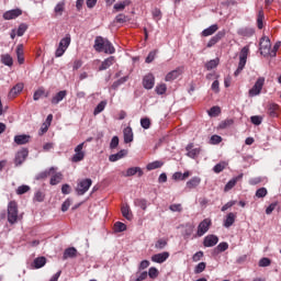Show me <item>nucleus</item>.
Returning <instances> with one entry per match:
<instances>
[{
	"label": "nucleus",
	"instance_id": "55",
	"mask_svg": "<svg viewBox=\"0 0 281 281\" xmlns=\"http://www.w3.org/2000/svg\"><path fill=\"white\" fill-rule=\"evenodd\" d=\"M205 267H207V263L203 261L198 263L194 268V273H203L205 271Z\"/></svg>",
	"mask_w": 281,
	"mask_h": 281
},
{
	"label": "nucleus",
	"instance_id": "61",
	"mask_svg": "<svg viewBox=\"0 0 281 281\" xmlns=\"http://www.w3.org/2000/svg\"><path fill=\"white\" fill-rule=\"evenodd\" d=\"M126 21H128V16H126L125 14L120 13L115 16L116 23L122 24V23H126Z\"/></svg>",
	"mask_w": 281,
	"mask_h": 281
},
{
	"label": "nucleus",
	"instance_id": "40",
	"mask_svg": "<svg viewBox=\"0 0 281 281\" xmlns=\"http://www.w3.org/2000/svg\"><path fill=\"white\" fill-rule=\"evenodd\" d=\"M63 181V173L57 172L50 178V186H58V183Z\"/></svg>",
	"mask_w": 281,
	"mask_h": 281
},
{
	"label": "nucleus",
	"instance_id": "11",
	"mask_svg": "<svg viewBox=\"0 0 281 281\" xmlns=\"http://www.w3.org/2000/svg\"><path fill=\"white\" fill-rule=\"evenodd\" d=\"M215 245H218V236L207 235L204 237V239H203L204 247H215Z\"/></svg>",
	"mask_w": 281,
	"mask_h": 281
},
{
	"label": "nucleus",
	"instance_id": "46",
	"mask_svg": "<svg viewBox=\"0 0 281 281\" xmlns=\"http://www.w3.org/2000/svg\"><path fill=\"white\" fill-rule=\"evenodd\" d=\"M232 124H234V120L232 119H226L224 121H222L220 124H218V128H221L222 131L225 130V128H229V126H232Z\"/></svg>",
	"mask_w": 281,
	"mask_h": 281
},
{
	"label": "nucleus",
	"instance_id": "4",
	"mask_svg": "<svg viewBox=\"0 0 281 281\" xmlns=\"http://www.w3.org/2000/svg\"><path fill=\"white\" fill-rule=\"evenodd\" d=\"M262 87H265V77H259L252 88L249 90V97L256 98V95H260L262 92Z\"/></svg>",
	"mask_w": 281,
	"mask_h": 281
},
{
	"label": "nucleus",
	"instance_id": "26",
	"mask_svg": "<svg viewBox=\"0 0 281 281\" xmlns=\"http://www.w3.org/2000/svg\"><path fill=\"white\" fill-rule=\"evenodd\" d=\"M54 172V167H50L48 170L42 171L35 176L36 181H43Z\"/></svg>",
	"mask_w": 281,
	"mask_h": 281
},
{
	"label": "nucleus",
	"instance_id": "39",
	"mask_svg": "<svg viewBox=\"0 0 281 281\" xmlns=\"http://www.w3.org/2000/svg\"><path fill=\"white\" fill-rule=\"evenodd\" d=\"M161 166H164V162H162V161L155 160V161H153V162H149V164L146 166V169H147V170H157V168H161Z\"/></svg>",
	"mask_w": 281,
	"mask_h": 281
},
{
	"label": "nucleus",
	"instance_id": "62",
	"mask_svg": "<svg viewBox=\"0 0 281 281\" xmlns=\"http://www.w3.org/2000/svg\"><path fill=\"white\" fill-rule=\"evenodd\" d=\"M167 89L168 88L166 87V83L159 85L156 87V93L158 95H164V93H166Z\"/></svg>",
	"mask_w": 281,
	"mask_h": 281
},
{
	"label": "nucleus",
	"instance_id": "38",
	"mask_svg": "<svg viewBox=\"0 0 281 281\" xmlns=\"http://www.w3.org/2000/svg\"><path fill=\"white\" fill-rule=\"evenodd\" d=\"M263 21H265V12L260 10L257 16V27L259 30H262V27H265V24L262 23Z\"/></svg>",
	"mask_w": 281,
	"mask_h": 281
},
{
	"label": "nucleus",
	"instance_id": "27",
	"mask_svg": "<svg viewBox=\"0 0 281 281\" xmlns=\"http://www.w3.org/2000/svg\"><path fill=\"white\" fill-rule=\"evenodd\" d=\"M23 91V83H16L9 92V98H16Z\"/></svg>",
	"mask_w": 281,
	"mask_h": 281
},
{
	"label": "nucleus",
	"instance_id": "64",
	"mask_svg": "<svg viewBox=\"0 0 281 281\" xmlns=\"http://www.w3.org/2000/svg\"><path fill=\"white\" fill-rule=\"evenodd\" d=\"M271 265V259L263 257L259 260V267H269Z\"/></svg>",
	"mask_w": 281,
	"mask_h": 281
},
{
	"label": "nucleus",
	"instance_id": "21",
	"mask_svg": "<svg viewBox=\"0 0 281 281\" xmlns=\"http://www.w3.org/2000/svg\"><path fill=\"white\" fill-rule=\"evenodd\" d=\"M135 175L144 177V170L140 167H131L126 170L125 177H135Z\"/></svg>",
	"mask_w": 281,
	"mask_h": 281
},
{
	"label": "nucleus",
	"instance_id": "14",
	"mask_svg": "<svg viewBox=\"0 0 281 281\" xmlns=\"http://www.w3.org/2000/svg\"><path fill=\"white\" fill-rule=\"evenodd\" d=\"M181 74H183V70L181 68H176L166 75L165 80L166 82H172V80H177Z\"/></svg>",
	"mask_w": 281,
	"mask_h": 281
},
{
	"label": "nucleus",
	"instance_id": "10",
	"mask_svg": "<svg viewBox=\"0 0 281 281\" xmlns=\"http://www.w3.org/2000/svg\"><path fill=\"white\" fill-rule=\"evenodd\" d=\"M27 155H30V151L26 148L18 151L14 159L15 166H21L27 159Z\"/></svg>",
	"mask_w": 281,
	"mask_h": 281
},
{
	"label": "nucleus",
	"instance_id": "48",
	"mask_svg": "<svg viewBox=\"0 0 281 281\" xmlns=\"http://www.w3.org/2000/svg\"><path fill=\"white\" fill-rule=\"evenodd\" d=\"M127 81H128V77L127 76L122 77L119 80L113 82L112 89H114V90L119 89V87H121V85H124V82H127Z\"/></svg>",
	"mask_w": 281,
	"mask_h": 281
},
{
	"label": "nucleus",
	"instance_id": "9",
	"mask_svg": "<svg viewBox=\"0 0 281 281\" xmlns=\"http://www.w3.org/2000/svg\"><path fill=\"white\" fill-rule=\"evenodd\" d=\"M170 258V252L164 251L151 256V262H157L158 265H162Z\"/></svg>",
	"mask_w": 281,
	"mask_h": 281
},
{
	"label": "nucleus",
	"instance_id": "60",
	"mask_svg": "<svg viewBox=\"0 0 281 281\" xmlns=\"http://www.w3.org/2000/svg\"><path fill=\"white\" fill-rule=\"evenodd\" d=\"M251 124H255V126H260L262 124V117L258 115H254L250 117Z\"/></svg>",
	"mask_w": 281,
	"mask_h": 281
},
{
	"label": "nucleus",
	"instance_id": "3",
	"mask_svg": "<svg viewBox=\"0 0 281 281\" xmlns=\"http://www.w3.org/2000/svg\"><path fill=\"white\" fill-rule=\"evenodd\" d=\"M92 184H93V180H91V178H86L80 180L77 183V188H76V192L78 196H82L87 194V192H89V188H91Z\"/></svg>",
	"mask_w": 281,
	"mask_h": 281
},
{
	"label": "nucleus",
	"instance_id": "59",
	"mask_svg": "<svg viewBox=\"0 0 281 281\" xmlns=\"http://www.w3.org/2000/svg\"><path fill=\"white\" fill-rule=\"evenodd\" d=\"M30 192V186L27 184H22L16 189V194H25Z\"/></svg>",
	"mask_w": 281,
	"mask_h": 281
},
{
	"label": "nucleus",
	"instance_id": "42",
	"mask_svg": "<svg viewBox=\"0 0 281 281\" xmlns=\"http://www.w3.org/2000/svg\"><path fill=\"white\" fill-rule=\"evenodd\" d=\"M126 5H131V1L124 0L123 2L115 3L114 10H116V12H122Z\"/></svg>",
	"mask_w": 281,
	"mask_h": 281
},
{
	"label": "nucleus",
	"instance_id": "8",
	"mask_svg": "<svg viewBox=\"0 0 281 281\" xmlns=\"http://www.w3.org/2000/svg\"><path fill=\"white\" fill-rule=\"evenodd\" d=\"M23 14L21 9H12L3 13L4 21H12V19H19Z\"/></svg>",
	"mask_w": 281,
	"mask_h": 281
},
{
	"label": "nucleus",
	"instance_id": "37",
	"mask_svg": "<svg viewBox=\"0 0 281 281\" xmlns=\"http://www.w3.org/2000/svg\"><path fill=\"white\" fill-rule=\"evenodd\" d=\"M121 212L127 221H133V213L131 212V207L128 205H125L121 209Z\"/></svg>",
	"mask_w": 281,
	"mask_h": 281
},
{
	"label": "nucleus",
	"instance_id": "17",
	"mask_svg": "<svg viewBox=\"0 0 281 281\" xmlns=\"http://www.w3.org/2000/svg\"><path fill=\"white\" fill-rule=\"evenodd\" d=\"M65 98H67V90H61L52 98L50 102L52 104H55V105L60 104V102H63Z\"/></svg>",
	"mask_w": 281,
	"mask_h": 281
},
{
	"label": "nucleus",
	"instance_id": "18",
	"mask_svg": "<svg viewBox=\"0 0 281 281\" xmlns=\"http://www.w3.org/2000/svg\"><path fill=\"white\" fill-rule=\"evenodd\" d=\"M123 137H124L125 144H131V142H133L134 136H133V127L132 126H127L123 130Z\"/></svg>",
	"mask_w": 281,
	"mask_h": 281
},
{
	"label": "nucleus",
	"instance_id": "58",
	"mask_svg": "<svg viewBox=\"0 0 281 281\" xmlns=\"http://www.w3.org/2000/svg\"><path fill=\"white\" fill-rule=\"evenodd\" d=\"M187 155L191 158V159H196L198 155H201V148H193L191 149L189 153H187Z\"/></svg>",
	"mask_w": 281,
	"mask_h": 281
},
{
	"label": "nucleus",
	"instance_id": "43",
	"mask_svg": "<svg viewBox=\"0 0 281 281\" xmlns=\"http://www.w3.org/2000/svg\"><path fill=\"white\" fill-rule=\"evenodd\" d=\"M216 67H218V58L211 59L205 64V68L207 69V71H212V69H216Z\"/></svg>",
	"mask_w": 281,
	"mask_h": 281
},
{
	"label": "nucleus",
	"instance_id": "12",
	"mask_svg": "<svg viewBox=\"0 0 281 281\" xmlns=\"http://www.w3.org/2000/svg\"><path fill=\"white\" fill-rule=\"evenodd\" d=\"M143 87L147 90H150L153 87H155V76L153 74H148L143 78Z\"/></svg>",
	"mask_w": 281,
	"mask_h": 281
},
{
	"label": "nucleus",
	"instance_id": "36",
	"mask_svg": "<svg viewBox=\"0 0 281 281\" xmlns=\"http://www.w3.org/2000/svg\"><path fill=\"white\" fill-rule=\"evenodd\" d=\"M16 56H18V63L20 65H23L25 63V57H23V44H19L16 47Z\"/></svg>",
	"mask_w": 281,
	"mask_h": 281
},
{
	"label": "nucleus",
	"instance_id": "5",
	"mask_svg": "<svg viewBox=\"0 0 281 281\" xmlns=\"http://www.w3.org/2000/svg\"><path fill=\"white\" fill-rule=\"evenodd\" d=\"M212 226V220L205 218L198 225L196 236L201 238V236H205L207 232H210V227Z\"/></svg>",
	"mask_w": 281,
	"mask_h": 281
},
{
	"label": "nucleus",
	"instance_id": "45",
	"mask_svg": "<svg viewBox=\"0 0 281 281\" xmlns=\"http://www.w3.org/2000/svg\"><path fill=\"white\" fill-rule=\"evenodd\" d=\"M168 247V239L160 238L155 244V249H166Z\"/></svg>",
	"mask_w": 281,
	"mask_h": 281
},
{
	"label": "nucleus",
	"instance_id": "35",
	"mask_svg": "<svg viewBox=\"0 0 281 281\" xmlns=\"http://www.w3.org/2000/svg\"><path fill=\"white\" fill-rule=\"evenodd\" d=\"M1 63L7 67H12V65H14V60L12 59V56H10V54L1 55Z\"/></svg>",
	"mask_w": 281,
	"mask_h": 281
},
{
	"label": "nucleus",
	"instance_id": "53",
	"mask_svg": "<svg viewBox=\"0 0 281 281\" xmlns=\"http://www.w3.org/2000/svg\"><path fill=\"white\" fill-rule=\"evenodd\" d=\"M25 32H27V24L21 23L18 27L16 36H23V34H25Z\"/></svg>",
	"mask_w": 281,
	"mask_h": 281
},
{
	"label": "nucleus",
	"instance_id": "54",
	"mask_svg": "<svg viewBox=\"0 0 281 281\" xmlns=\"http://www.w3.org/2000/svg\"><path fill=\"white\" fill-rule=\"evenodd\" d=\"M227 166V164H225V162H220V164H217V165H215L214 167H213V172H215L216 175H218V173H221V172H223V170H224V168Z\"/></svg>",
	"mask_w": 281,
	"mask_h": 281
},
{
	"label": "nucleus",
	"instance_id": "2",
	"mask_svg": "<svg viewBox=\"0 0 281 281\" xmlns=\"http://www.w3.org/2000/svg\"><path fill=\"white\" fill-rule=\"evenodd\" d=\"M19 221V205L15 201H11L8 204V223L14 225Z\"/></svg>",
	"mask_w": 281,
	"mask_h": 281
},
{
	"label": "nucleus",
	"instance_id": "22",
	"mask_svg": "<svg viewBox=\"0 0 281 281\" xmlns=\"http://www.w3.org/2000/svg\"><path fill=\"white\" fill-rule=\"evenodd\" d=\"M115 63V56H110L106 59H104L99 67V71H105V69H109L113 64Z\"/></svg>",
	"mask_w": 281,
	"mask_h": 281
},
{
	"label": "nucleus",
	"instance_id": "16",
	"mask_svg": "<svg viewBox=\"0 0 281 281\" xmlns=\"http://www.w3.org/2000/svg\"><path fill=\"white\" fill-rule=\"evenodd\" d=\"M126 155H128V150L121 149L116 154L110 155L109 156V161H112V162L120 161V159H124V157H126Z\"/></svg>",
	"mask_w": 281,
	"mask_h": 281
},
{
	"label": "nucleus",
	"instance_id": "32",
	"mask_svg": "<svg viewBox=\"0 0 281 281\" xmlns=\"http://www.w3.org/2000/svg\"><path fill=\"white\" fill-rule=\"evenodd\" d=\"M34 268L35 269H43L44 265H47V258L45 257H37L33 261Z\"/></svg>",
	"mask_w": 281,
	"mask_h": 281
},
{
	"label": "nucleus",
	"instance_id": "13",
	"mask_svg": "<svg viewBox=\"0 0 281 281\" xmlns=\"http://www.w3.org/2000/svg\"><path fill=\"white\" fill-rule=\"evenodd\" d=\"M225 30L217 32L206 44V47H214L218 41L225 38Z\"/></svg>",
	"mask_w": 281,
	"mask_h": 281
},
{
	"label": "nucleus",
	"instance_id": "41",
	"mask_svg": "<svg viewBox=\"0 0 281 281\" xmlns=\"http://www.w3.org/2000/svg\"><path fill=\"white\" fill-rule=\"evenodd\" d=\"M104 109H106V101H101L93 111V115H100V113H102V111H104Z\"/></svg>",
	"mask_w": 281,
	"mask_h": 281
},
{
	"label": "nucleus",
	"instance_id": "23",
	"mask_svg": "<svg viewBox=\"0 0 281 281\" xmlns=\"http://www.w3.org/2000/svg\"><path fill=\"white\" fill-rule=\"evenodd\" d=\"M278 109H280L278 103H269L267 110L269 117H278Z\"/></svg>",
	"mask_w": 281,
	"mask_h": 281
},
{
	"label": "nucleus",
	"instance_id": "52",
	"mask_svg": "<svg viewBox=\"0 0 281 281\" xmlns=\"http://www.w3.org/2000/svg\"><path fill=\"white\" fill-rule=\"evenodd\" d=\"M210 117H217V115H221V108L220 106H212L209 111Z\"/></svg>",
	"mask_w": 281,
	"mask_h": 281
},
{
	"label": "nucleus",
	"instance_id": "31",
	"mask_svg": "<svg viewBox=\"0 0 281 281\" xmlns=\"http://www.w3.org/2000/svg\"><path fill=\"white\" fill-rule=\"evenodd\" d=\"M227 249H229V244L222 241L214 248L213 254H223V251H227Z\"/></svg>",
	"mask_w": 281,
	"mask_h": 281
},
{
	"label": "nucleus",
	"instance_id": "33",
	"mask_svg": "<svg viewBox=\"0 0 281 281\" xmlns=\"http://www.w3.org/2000/svg\"><path fill=\"white\" fill-rule=\"evenodd\" d=\"M188 177H190V171H186L184 173L177 171L172 175V179H175V181H186Z\"/></svg>",
	"mask_w": 281,
	"mask_h": 281
},
{
	"label": "nucleus",
	"instance_id": "1",
	"mask_svg": "<svg viewBox=\"0 0 281 281\" xmlns=\"http://www.w3.org/2000/svg\"><path fill=\"white\" fill-rule=\"evenodd\" d=\"M93 49L99 53L104 52V54H115V47L113 46V43L102 36L95 37Z\"/></svg>",
	"mask_w": 281,
	"mask_h": 281
},
{
	"label": "nucleus",
	"instance_id": "49",
	"mask_svg": "<svg viewBox=\"0 0 281 281\" xmlns=\"http://www.w3.org/2000/svg\"><path fill=\"white\" fill-rule=\"evenodd\" d=\"M147 276L151 280H155V279L159 278V270H157V268H155V267H151V268H149Z\"/></svg>",
	"mask_w": 281,
	"mask_h": 281
},
{
	"label": "nucleus",
	"instance_id": "44",
	"mask_svg": "<svg viewBox=\"0 0 281 281\" xmlns=\"http://www.w3.org/2000/svg\"><path fill=\"white\" fill-rule=\"evenodd\" d=\"M33 201H36L37 203H43V201H45V192L41 190L36 191Z\"/></svg>",
	"mask_w": 281,
	"mask_h": 281
},
{
	"label": "nucleus",
	"instance_id": "29",
	"mask_svg": "<svg viewBox=\"0 0 281 281\" xmlns=\"http://www.w3.org/2000/svg\"><path fill=\"white\" fill-rule=\"evenodd\" d=\"M201 186V179L199 177H193L187 182V188L193 190V188H199Z\"/></svg>",
	"mask_w": 281,
	"mask_h": 281
},
{
	"label": "nucleus",
	"instance_id": "51",
	"mask_svg": "<svg viewBox=\"0 0 281 281\" xmlns=\"http://www.w3.org/2000/svg\"><path fill=\"white\" fill-rule=\"evenodd\" d=\"M114 232H116V233L126 232V224H124L122 222H116L114 224Z\"/></svg>",
	"mask_w": 281,
	"mask_h": 281
},
{
	"label": "nucleus",
	"instance_id": "20",
	"mask_svg": "<svg viewBox=\"0 0 281 281\" xmlns=\"http://www.w3.org/2000/svg\"><path fill=\"white\" fill-rule=\"evenodd\" d=\"M78 256V249L76 247L66 248L63 255V260H67L69 258H76Z\"/></svg>",
	"mask_w": 281,
	"mask_h": 281
},
{
	"label": "nucleus",
	"instance_id": "56",
	"mask_svg": "<svg viewBox=\"0 0 281 281\" xmlns=\"http://www.w3.org/2000/svg\"><path fill=\"white\" fill-rule=\"evenodd\" d=\"M267 188L262 187L256 191V196L257 199H265V196H267Z\"/></svg>",
	"mask_w": 281,
	"mask_h": 281
},
{
	"label": "nucleus",
	"instance_id": "25",
	"mask_svg": "<svg viewBox=\"0 0 281 281\" xmlns=\"http://www.w3.org/2000/svg\"><path fill=\"white\" fill-rule=\"evenodd\" d=\"M238 179H243V175H239L233 179H231L226 184H225V188H224V191L225 192H229V190H232L236 183H238Z\"/></svg>",
	"mask_w": 281,
	"mask_h": 281
},
{
	"label": "nucleus",
	"instance_id": "7",
	"mask_svg": "<svg viewBox=\"0 0 281 281\" xmlns=\"http://www.w3.org/2000/svg\"><path fill=\"white\" fill-rule=\"evenodd\" d=\"M259 46L261 56H269V49H271V40H269L267 36L261 37Z\"/></svg>",
	"mask_w": 281,
	"mask_h": 281
},
{
	"label": "nucleus",
	"instance_id": "47",
	"mask_svg": "<svg viewBox=\"0 0 281 281\" xmlns=\"http://www.w3.org/2000/svg\"><path fill=\"white\" fill-rule=\"evenodd\" d=\"M69 45H71V36H69V35L61 38L59 42V46L63 47L64 49H67V47H69Z\"/></svg>",
	"mask_w": 281,
	"mask_h": 281
},
{
	"label": "nucleus",
	"instance_id": "50",
	"mask_svg": "<svg viewBox=\"0 0 281 281\" xmlns=\"http://www.w3.org/2000/svg\"><path fill=\"white\" fill-rule=\"evenodd\" d=\"M281 42H277L272 49H269L268 56H271V58H276L278 56V49H280Z\"/></svg>",
	"mask_w": 281,
	"mask_h": 281
},
{
	"label": "nucleus",
	"instance_id": "34",
	"mask_svg": "<svg viewBox=\"0 0 281 281\" xmlns=\"http://www.w3.org/2000/svg\"><path fill=\"white\" fill-rule=\"evenodd\" d=\"M134 205L135 207H140V210L146 211L148 207V201L146 199H135Z\"/></svg>",
	"mask_w": 281,
	"mask_h": 281
},
{
	"label": "nucleus",
	"instance_id": "63",
	"mask_svg": "<svg viewBox=\"0 0 281 281\" xmlns=\"http://www.w3.org/2000/svg\"><path fill=\"white\" fill-rule=\"evenodd\" d=\"M140 126L142 128H145V130L150 128V119L148 117L140 119Z\"/></svg>",
	"mask_w": 281,
	"mask_h": 281
},
{
	"label": "nucleus",
	"instance_id": "57",
	"mask_svg": "<svg viewBox=\"0 0 281 281\" xmlns=\"http://www.w3.org/2000/svg\"><path fill=\"white\" fill-rule=\"evenodd\" d=\"M117 146H120V137L113 136L111 139V143H110L111 150H115V148H117Z\"/></svg>",
	"mask_w": 281,
	"mask_h": 281
},
{
	"label": "nucleus",
	"instance_id": "28",
	"mask_svg": "<svg viewBox=\"0 0 281 281\" xmlns=\"http://www.w3.org/2000/svg\"><path fill=\"white\" fill-rule=\"evenodd\" d=\"M215 32H218V24H212L207 29H204L202 31V36H212Z\"/></svg>",
	"mask_w": 281,
	"mask_h": 281
},
{
	"label": "nucleus",
	"instance_id": "24",
	"mask_svg": "<svg viewBox=\"0 0 281 281\" xmlns=\"http://www.w3.org/2000/svg\"><path fill=\"white\" fill-rule=\"evenodd\" d=\"M247 56H249V46H244L239 54L240 65H247Z\"/></svg>",
	"mask_w": 281,
	"mask_h": 281
},
{
	"label": "nucleus",
	"instance_id": "30",
	"mask_svg": "<svg viewBox=\"0 0 281 281\" xmlns=\"http://www.w3.org/2000/svg\"><path fill=\"white\" fill-rule=\"evenodd\" d=\"M234 223H236V215L234 213H228L224 221V227L229 228Z\"/></svg>",
	"mask_w": 281,
	"mask_h": 281
},
{
	"label": "nucleus",
	"instance_id": "6",
	"mask_svg": "<svg viewBox=\"0 0 281 281\" xmlns=\"http://www.w3.org/2000/svg\"><path fill=\"white\" fill-rule=\"evenodd\" d=\"M83 148L85 143H81L75 147V155L71 157L72 164H79V161L85 159V151L82 150Z\"/></svg>",
	"mask_w": 281,
	"mask_h": 281
},
{
	"label": "nucleus",
	"instance_id": "19",
	"mask_svg": "<svg viewBox=\"0 0 281 281\" xmlns=\"http://www.w3.org/2000/svg\"><path fill=\"white\" fill-rule=\"evenodd\" d=\"M238 36H246L247 38H251L254 34H256V30L252 27H241L237 31Z\"/></svg>",
	"mask_w": 281,
	"mask_h": 281
},
{
	"label": "nucleus",
	"instance_id": "15",
	"mask_svg": "<svg viewBox=\"0 0 281 281\" xmlns=\"http://www.w3.org/2000/svg\"><path fill=\"white\" fill-rule=\"evenodd\" d=\"M30 139H32V136L27 134H21V135H15L14 136V143L18 146H23L25 144H30Z\"/></svg>",
	"mask_w": 281,
	"mask_h": 281
}]
</instances>
